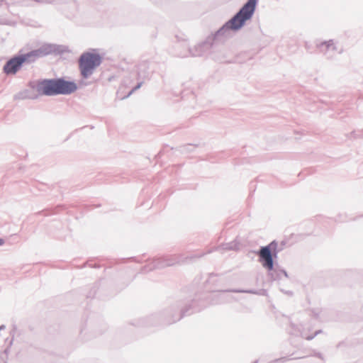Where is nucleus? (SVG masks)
<instances>
[{"label":"nucleus","mask_w":363,"mask_h":363,"mask_svg":"<svg viewBox=\"0 0 363 363\" xmlns=\"http://www.w3.org/2000/svg\"><path fill=\"white\" fill-rule=\"evenodd\" d=\"M8 350H9V349L7 348V349H6V350H4V352H5L6 353H7V352H8Z\"/></svg>","instance_id":"31"},{"label":"nucleus","mask_w":363,"mask_h":363,"mask_svg":"<svg viewBox=\"0 0 363 363\" xmlns=\"http://www.w3.org/2000/svg\"><path fill=\"white\" fill-rule=\"evenodd\" d=\"M299 357H294L293 359H298Z\"/></svg>","instance_id":"33"},{"label":"nucleus","mask_w":363,"mask_h":363,"mask_svg":"<svg viewBox=\"0 0 363 363\" xmlns=\"http://www.w3.org/2000/svg\"><path fill=\"white\" fill-rule=\"evenodd\" d=\"M228 301V298L223 294H216L213 295V298L211 301L212 304H220Z\"/></svg>","instance_id":"16"},{"label":"nucleus","mask_w":363,"mask_h":363,"mask_svg":"<svg viewBox=\"0 0 363 363\" xmlns=\"http://www.w3.org/2000/svg\"><path fill=\"white\" fill-rule=\"evenodd\" d=\"M195 145H193L191 144H187L186 145L181 147L180 151L183 153H187L192 151L195 148Z\"/></svg>","instance_id":"19"},{"label":"nucleus","mask_w":363,"mask_h":363,"mask_svg":"<svg viewBox=\"0 0 363 363\" xmlns=\"http://www.w3.org/2000/svg\"><path fill=\"white\" fill-rule=\"evenodd\" d=\"M267 275L272 280H281L283 277H289L286 271L284 269H281L277 264L274 265L272 271H267Z\"/></svg>","instance_id":"15"},{"label":"nucleus","mask_w":363,"mask_h":363,"mask_svg":"<svg viewBox=\"0 0 363 363\" xmlns=\"http://www.w3.org/2000/svg\"><path fill=\"white\" fill-rule=\"evenodd\" d=\"M152 71L150 69V62L148 60H142L138 65V79H148Z\"/></svg>","instance_id":"14"},{"label":"nucleus","mask_w":363,"mask_h":363,"mask_svg":"<svg viewBox=\"0 0 363 363\" xmlns=\"http://www.w3.org/2000/svg\"><path fill=\"white\" fill-rule=\"evenodd\" d=\"M66 51V47L55 44H44L39 48L28 52L30 57L33 62L38 58L55 53L62 54Z\"/></svg>","instance_id":"7"},{"label":"nucleus","mask_w":363,"mask_h":363,"mask_svg":"<svg viewBox=\"0 0 363 363\" xmlns=\"http://www.w3.org/2000/svg\"><path fill=\"white\" fill-rule=\"evenodd\" d=\"M28 98V91L25 90L23 91H20L15 94L14 99L23 100Z\"/></svg>","instance_id":"18"},{"label":"nucleus","mask_w":363,"mask_h":363,"mask_svg":"<svg viewBox=\"0 0 363 363\" xmlns=\"http://www.w3.org/2000/svg\"><path fill=\"white\" fill-rule=\"evenodd\" d=\"M152 262L148 264L147 266V269H144L145 271H150L149 269H150V267H152V265L151 264ZM145 268H147V266H145Z\"/></svg>","instance_id":"27"},{"label":"nucleus","mask_w":363,"mask_h":363,"mask_svg":"<svg viewBox=\"0 0 363 363\" xmlns=\"http://www.w3.org/2000/svg\"><path fill=\"white\" fill-rule=\"evenodd\" d=\"M223 246V249L228 250H235L238 249L237 243L233 242L224 244Z\"/></svg>","instance_id":"20"},{"label":"nucleus","mask_w":363,"mask_h":363,"mask_svg":"<svg viewBox=\"0 0 363 363\" xmlns=\"http://www.w3.org/2000/svg\"><path fill=\"white\" fill-rule=\"evenodd\" d=\"M184 46H185V47H188V45L185 43H184Z\"/></svg>","instance_id":"32"},{"label":"nucleus","mask_w":363,"mask_h":363,"mask_svg":"<svg viewBox=\"0 0 363 363\" xmlns=\"http://www.w3.org/2000/svg\"><path fill=\"white\" fill-rule=\"evenodd\" d=\"M195 301H179L166 308L159 315L160 324L168 325L180 320L183 317L189 315L200 309L195 308Z\"/></svg>","instance_id":"1"},{"label":"nucleus","mask_w":363,"mask_h":363,"mask_svg":"<svg viewBox=\"0 0 363 363\" xmlns=\"http://www.w3.org/2000/svg\"><path fill=\"white\" fill-rule=\"evenodd\" d=\"M5 243V240L3 238H0V246L3 245Z\"/></svg>","instance_id":"26"},{"label":"nucleus","mask_w":363,"mask_h":363,"mask_svg":"<svg viewBox=\"0 0 363 363\" xmlns=\"http://www.w3.org/2000/svg\"><path fill=\"white\" fill-rule=\"evenodd\" d=\"M36 89L38 92L42 95L57 96L58 95L57 78L45 79L40 81Z\"/></svg>","instance_id":"9"},{"label":"nucleus","mask_w":363,"mask_h":363,"mask_svg":"<svg viewBox=\"0 0 363 363\" xmlns=\"http://www.w3.org/2000/svg\"><path fill=\"white\" fill-rule=\"evenodd\" d=\"M216 276H217V274H210V276H209V279H208V281H209V282L213 281V277H216Z\"/></svg>","instance_id":"25"},{"label":"nucleus","mask_w":363,"mask_h":363,"mask_svg":"<svg viewBox=\"0 0 363 363\" xmlns=\"http://www.w3.org/2000/svg\"><path fill=\"white\" fill-rule=\"evenodd\" d=\"M143 84V81H141V82H138V83L137 84V85H136V86H134V87H133V88L130 91H129V93H128V95L125 96V98L128 97V96H130V95H131L134 91H135L136 90H138V89H140V88L142 86Z\"/></svg>","instance_id":"21"},{"label":"nucleus","mask_w":363,"mask_h":363,"mask_svg":"<svg viewBox=\"0 0 363 363\" xmlns=\"http://www.w3.org/2000/svg\"><path fill=\"white\" fill-rule=\"evenodd\" d=\"M320 313V310L318 308L313 309L311 311V314L315 319H318L319 318Z\"/></svg>","instance_id":"23"},{"label":"nucleus","mask_w":363,"mask_h":363,"mask_svg":"<svg viewBox=\"0 0 363 363\" xmlns=\"http://www.w3.org/2000/svg\"><path fill=\"white\" fill-rule=\"evenodd\" d=\"M216 47L217 45L214 43L213 38L208 36L203 42L195 45L193 48H188L186 51L179 53L178 55L181 57H199L210 53L211 50Z\"/></svg>","instance_id":"6"},{"label":"nucleus","mask_w":363,"mask_h":363,"mask_svg":"<svg viewBox=\"0 0 363 363\" xmlns=\"http://www.w3.org/2000/svg\"><path fill=\"white\" fill-rule=\"evenodd\" d=\"M231 31L233 30L225 23L217 31L209 36L213 38L214 43L218 45L230 37Z\"/></svg>","instance_id":"11"},{"label":"nucleus","mask_w":363,"mask_h":363,"mask_svg":"<svg viewBox=\"0 0 363 363\" xmlns=\"http://www.w3.org/2000/svg\"><path fill=\"white\" fill-rule=\"evenodd\" d=\"M5 328H6V326H5L4 325H1V326H0V331H1V330L5 329Z\"/></svg>","instance_id":"28"},{"label":"nucleus","mask_w":363,"mask_h":363,"mask_svg":"<svg viewBox=\"0 0 363 363\" xmlns=\"http://www.w3.org/2000/svg\"><path fill=\"white\" fill-rule=\"evenodd\" d=\"M316 47L319 49L320 52L328 58H331L337 50L333 40L316 43Z\"/></svg>","instance_id":"13"},{"label":"nucleus","mask_w":363,"mask_h":363,"mask_svg":"<svg viewBox=\"0 0 363 363\" xmlns=\"http://www.w3.org/2000/svg\"><path fill=\"white\" fill-rule=\"evenodd\" d=\"M223 292H233V293H246V294H261L259 291L255 289H229L223 291Z\"/></svg>","instance_id":"17"},{"label":"nucleus","mask_w":363,"mask_h":363,"mask_svg":"<svg viewBox=\"0 0 363 363\" xmlns=\"http://www.w3.org/2000/svg\"><path fill=\"white\" fill-rule=\"evenodd\" d=\"M289 359H288L286 357H281V358H278V359H276L272 362H270L269 363H280V362H285L286 361L289 360Z\"/></svg>","instance_id":"22"},{"label":"nucleus","mask_w":363,"mask_h":363,"mask_svg":"<svg viewBox=\"0 0 363 363\" xmlns=\"http://www.w3.org/2000/svg\"><path fill=\"white\" fill-rule=\"evenodd\" d=\"M259 0H247L240 10L225 23L233 31L240 30L253 16Z\"/></svg>","instance_id":"2"},{"label":"nucleus","mask_w":363,"mask_h":363,"mask_svg":"<svg viewBox=\"0 0 363 363\" xmlns=\"http://www.w3.org/2000/svg\"><path fill=\"white\" fill-rule=\"evenodd\" d=\"M33 63L28 52L18 54L6 61L3 67V72L6 75L16 74L23 67V64Z\"/></svg>","instance_id":"5"},{"label":"nucleus","mask_w":363,"mask_h":363,"mask_svg":"<svg viewBox=\"0 0 363 363\" xmlns=\"http://www.w3.org/2000/svg\"><path fill=\"white\" fill-rule=\"evenodd\" d=\"M286 294H292V292L291 291H286Z\"/></svg>","instance_id":"30"},{"label":"nucleus","mask_w":363,"mask_h":363,"mask_svg":"<svg viewBox=\"0 0 363 363\" xmlns=\"http://www.w3.org/2000/svg\"><path fill=\"white\" fill-rule=\"evenodd\" d=\"M58 95H69L77 89V84L73 81H67L63 77L57 78Z\"/></svg>","instance_id":"10"},{"label":"nucleus","mask_w":363,"mask_h":363,"mask_svg":"<svg viewBox=\"0 0 363 363\" xmlns=\"http://www.w3.org/2000/svg\"><path fill=\"white\" fill-rule=\"evenodd\" d=\"M314 356L318 357V358H319V359H321L323 360L324 359L323 354L321 353H320V352H315L314 354Z\"/></svg>","instance_id":"24"},{"label":"nucleus","mask_w":363,"mask_h":363,"mask_svg":"<svg viewBox=\"0 0 363 363\" xmlns=\"http://www.w3.org/2000/svg\"><path fill=\"white\" fill-rule=\"evenodd\" d=\"M277 241L273 240L267 245L262 246L259 250L255 252L259 257L258 261L267 271H272L276 265L274 259L277 258Z\"/></svg>","instance_id":"4"},{"label":"nucleus","mask_w":363,"mask_h":363,"mask_svg":"<svg viewBox=\"0 0 363 363\" xmlns=\"http://www.w3.org/2000/svg\"><path fill=\"white\" fill-rule=\"evenodd\" d=\"M101 62L102 57L99 53L93 52H83L78 60L79 69L82 78L88 79L90 77Z\"/></svg>","instance_id":"3"},{"label":"nucleus","mask_w":363,"mask_h":363,"mask_svg":"<svg viewBox=\"0 0 363 363\" xmlns=\"http://www.w3.org/2000/svg\"><path fill=\"white\" fill-rule=\"evenodd\" d=\"M183 262L182 256L179 255H166L160 257L155 258L152 260V267L150 270L155 269H162L167 267L173 266Z\"/></svg>","instance_id":"8"},{"label":"nucleus","mask_w":363,"mask_h":363,"mask_svg":"<svg viewBox=\"0 0 363 363\" xmlns=\"http://www.w3.org/2000/svg\"><path fill=\"white\" fill-rule=\"evenodd\" d=\"M16 330V327H14L13 330L11 332V335H12L13 336V333H14Z\"/></svg>","instance_id":"29"},{"label":"nucleus","mask_w":363,"mask_h":363,"mask_svg":"<svg viewBox=\"0 0 363 363\" xmlns=\"http://www.w3.org/2000/svg\"><path fill=\"white\" fill-rule=\"evenodd\" d=\"M291 330L290 331L291 334L296 336H301L308 340H311L313 339L317 335L320 333L322 331L320 330H316L313 335H310L308 334V330L306 329L303 325H296L294 324L291 325Z\"/></svg>","instance_id":"12"}]
</instances>
